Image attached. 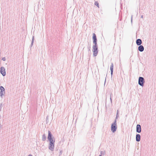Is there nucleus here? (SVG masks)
Here are the masks:
<instances>
[{
	"label": "nucleus",
	"instance_id": "1a4fd4ad",
	"mask_svg": "<svg viewBox=\"0 0 156 156\" xmlns=\"http://www.w3.org/2000/svg\"><path fill=\"white\" fill-rule=\"evenodd\" d=\"M136 132L138 133L141 132V127L140 124H137L136 127Z\"/></svg>",
	"mask_w": 156,
	"mask_h": 156
},
{
	"label": "nucleus",
	"instance_id": "aec40b11",
	"mask_svg": "<svg viewBox=\"0 0 156 156\" xmlns=\"http://www.w3.org/2000/svg\"><path fill=\"white\" fill-rule=\"evenodd\" d=\"M62 151H60V153H59V155H62Z\"/></svg>",
	"mask_w": 156,
	"mask_h": 156
},
{
	"label": "nucleus",
	"instance_id": "bb28decb",
	"mask_svg": "<svg viewBox=\"0 0 156 156\" xmlns=\"http://www.w3.org/2000/svg\"><path fill=\"white\" fill-rule=\"evenodd\" d=\"M90 48V47H89V48Z\"/></svg>",
	"mask_w": 156,
	"mask_h": 156
},
{
	"label": "nucleus",
	"instance_id": "6e6552de",
	"mask_svg": "<svg viewBox=\"0 0 156 156\" xmlns=\"http://www.w3.org/2000/svg\"><path fill=\"white\" fill-rule=\"evenodd\" d=\"M0 73L3 76H5L6 75L5 69L4 67L2 66L0 68Z\"/></svg>",
	"mask_w": 156,
	"mask_h": 156
},
{
	"label": "nucleus",
	"instance_id": "393cba45",
	"mask_svg": "<svg viewBox=\"0 0 156 156\" xmlns=\"http://www.w3.org/2000/svg\"><path fill=\"white\" fill-rule=\"evenodd\" d=\"M110 100H111V101L112 102V100L111 97H110Z\"/></svg>",
	"mask_w": 156,
	"mask_h": 156
},
{
	"label": "nucleus",
	"instance_id": "a211bd4d",
	"mask_svg": "<svg viewBox=\"0 0 156 156\" xmlns=\"http://www.w3.org/2000/svg\"><path fill=\"white\" fill-rule=\"evenodd\" d=\"M2 104L0 103V111H1V110L2 109Z\"/></svg>",
	"mask_w": 156,
	"mask_h": 156
},
{
	"label": "nucleus",
	"instance_id": "9d476101",
	"mask_svg": "<svg viewBox=\"0 0 156 156\" xmlns=\"http://www.w3.org/2000/svg\"><path fill=\"white\" fill-rule=\"evenodd\" d=\"M113 66H114L113 64V63H112L111 65L110 66V69L111 70V74L112 76L113 74Z\"/></svg>",
	"mask_w": 156,
	"mask_h": 156
},
{
	"label": "nucleus",
	"instance_id": "f3484780",
	"mask_svg": "<svg viewBox=\"0 0 156 156\" xmlns=\"http://www.w3.org/2000/svg\"><path fill=\"white\" fill-rule=\"evenodd\" d=\"M95 5L96 6H97V7H98L99 5V3L97 2H95Z\"/></svg>",
	"mask_w": 156,
	"mask_h": 156
},
{
	"label": "nucleus",
	"instance_id": "f8f14e48",
	"mask_svg": "<svg viewBox=\"0 0 156 156\" xmlns=\"http://www.w3.org/2000/svg\"><path fill=\"white\" fill-rule=\"evenodd\" d=\"M139 46L138 48V50L140 52L143 51L144 49V46L142 45H140Z\"/></svg>",
	"mask_w": 156,
	"mask_h": 156
},
{
	"label": "nucleus",
	"instance_id": "4be33fe9",
	"mask_svg": "<svg viewBox=\"0 0 156 156\" xmlns=\"http://www.w3.org/2000/svg\"><path fill=\"white\" fill-rule=\"evenodd\" d=\"M141 17L142 18H143V16L142 15L141 16Z\"/></svg>",
	"mask_w": 156,
	"mask_h": 156
},
{
	"label": "nucleus",
	"instance_id": "a878e982",
	"mask_svg": "<svg viewBox=\"0 0 156 156\" xmlns=\"http://www.w3.org/2000/svg\"><path fill=\"white\" fill-rule=\"evenodd\" d=\"M99 156H102L101 155H99Z\"/></svg>",
	"mask_w": 156,
	"mask_h": 156
},
{
	"label": "nucleus",
	"instance_id": "39448f33",
	"mask_svg": "<svg viewBox=\"0 0 156 156\" xmlns=\"http://www.w3.org/2000/svg\"><path fill=\"white\" fill-rule=\"evenodd\" d=\"M92 51L93 52V55L94 57L96 56L98 53V47H93Z\"/></svg>",
	"mask_w": 156,
	"mask_h": 156
},
{
	"label": "nucleus",
	"instance_id": "b1692460",
	"mask_svg": "<svg viewBox=\"0 0 156 156\" xmlns=\"http://www.w3.org/2000/svg\"><path fill=\"white\" fill-rule=\"evenodd\" d=\"M48 116H47V118H46V121H47V120H48Z\"/></svg>",
	"mask_w": 156,
	"mask_h": 156
},
{
	"label": "nucleus",
	"instance_id": "6ab92c4d",
	"mask_svg": "<svg viewBox=\"0 0 156 156\" xmlns=\"http://www.w3.org/2000/svg\"><path fill=\"white\" fill-rule=\"evenodd\" d=\"M2 60L4 61H5L6 60L5 57H4L2 58Z\"/></svg>",
	"mask_w": 156,
	"mask_h": 156
},
{
	"label": "nucleus",
	"instance_id": "f03ea898",
	"mask_svg": "<svg viewBox=\"0 0 156 156\" xmlns=\"http://www.w3.org/2000/svg\"><path fill=\"white\" fill-rule=\"evenodd\" d=\"M117 129V125L116 120L115 119L113 123L111 126V130L114 133L115 132Z\"/></svg>",
	"mask_w": 156,
	"mask_h": 156
},
{
	"label": "nucleus",
	"instance_id": "f257e3e1",
	"mask_svg": "<svg viewBox=\"0 0 156 156\" xmlns=\"http://www.w3.org/2000/svg\"><path fill=\"white\" fill-rule=\"evenodd\" d=\"M49 141L50 143L48 145V148L51 151H53L54 150L55 139Z\"/></svg>",
	"mask_w": 156,
	"mask_h": 156
},
{
	"label": "nucleus",
	"instance_id": "5701e85b",
	"mask_svg": "<svg viewBox=\"0 0 156 156\" xmlns=\"http://www.w3.org/2000/svg\"><path fill=\"white\" fill-rule=\"evenodd\" d=\"M28 156H33L31 154H29L28 155Z\"/></svg>",
	"mask_w": 156,
	"mask_h": 156
},
{
	"label": "nucleus",
	"instance_id": "dca6fc26",
	"mask_svg": "<svg viewBox=\"0 0 156 156\" xmlns=\"http://www.w3.org/2000/svg\"><path fill=\"white\" fill-rule=\"evenodd\" d=\"M34 37L33 36V37H32V42H31V47H32V46L33 45V43H34Z\"/></svg>",
	"mask_w": 156,
	"mask_h": 156
},
{
	"label": "nucleus",
	"instance_id": "cd10ccee",
	"mask_svg": "<svg viewBox=\"0 0 156 156\" xmlns=\"http://www.w3.org/2000/svg\"><path fill=\"white\" fill-rule=\"evenodd\" d=\"M90 48V47H89V48Z\"/></svg>",
	"mask_w": 156,
	"mask_h": 156
},
{
	"label": "nucleus",
	"instance_id": "20e7f679",
	"mask_svg": "<svg viewBox=\"0 0 156 156\" xmlns=\"http://www.w3.org/2000/svg\"><path fill=\"white\" fill-rule=\"evenodd\" d=\"M145 82V80L144 78L142 77H139L138 79V84L143 87L144 85V83Z\"/></svg>",
	"mask_w": 156,
	"mask_h": 156
},
{
	"label": "nucleus",
	"instance_id": "0eeeda50",
	"mask_svg": "<svg viewBox=\"0 0 156 156\" xmlns=\"http://www.w3.org/2000/svg\"><path fill=\"white\" fill-rule=\"evenodd\" d=\"M48 140H54V139H55L54 137L53 136L50 131H48Z\"/></svg>",
	"mask_w": 156,
	"mask_h": 156
},
{
	"label": "nucleus",
	"instance_id": "7ed1b4c3",
	"mask_svg": "<svg viewBox=\"0 0 156 156\" xmlns=\"http://www.w3.org/2000/svg\"><path fill=\"white\" fill-rule=\"evenodd\" d=\"M93 43L94 44L93 47H98V44L97 43V40L96 34L94 33H93Z\"/></svg>",
	"mask_w": 156,
	"mask_h": 156
},
{
	"label": "nucleus",
	"instance_id": "ddd939ff",
	"mask_svg": "<svg viewBox=\"0 0 156 156\" xmlns=\"http://www.w3.org/2000/svg\"><path fill=\"white\" fill-rule=\"evenodd\" d=\"M136 43L137 45H140L142 43L141 39H137L136 41Z\"/></svg>",
	"mask_w": 156,
	"mask_h": 156
},
{
	"label": "nucleus",
	"instance_id": "423d86ee",
	"mask_svg": "<svg viewBox=\"0 0 156 156\" xmlns=\"http://www.w3.org/2000/svg\"><path fill=\"white\" fill-rule=\"evenodd\" d=\"M0 96L2 97L5 93V90L4 87L2 86L0 87Z\"/></svg>",
	"mask_w": 156,
	"mask_h": 156
},
{
	"label": "nucleus",
	"instance_id": "9b49d317",
	"mask_svg": "<svg viewBox=\"0 0 156 156\" xmlns=\"http://www.w3.org/2000/svg\"><path fill=\"white\" fill-rule=\"evenodd\" d=\"M136 141L137 142H139L140 140V136L139 134H137L136 135Z\"/></svg>",
	"mask_w": 156,
	"mask_h": 156
},
{
	"label": "nucleus",
	"instance_id": "4468645a",
	"mask_svg": "<svg viewBox=\"0 0 156 156\" xmlns=\"http://www.w3.org/2000/svg\"><path fill=\"white\" fill-rule=\"evenodd\" d=\"M46 136L45 134H44L42 136V140L43 141H44L46 140Z\"/></svg>",
	"mask_w": 156,
	"mask_h": 156
},
{
	"label": "nucleus",
	"instance_id": "412c9836",
	"mask_svg": "<svg viewBox=\"0 0 156 156\" xmlns=\"http://www.w3.org/2000/svg\"><path fill=\"white\" fill-rule=\"evenodd\" d=\"M133 16L132 15L131 17V23L132 22Z\"/></svg>",
	"mask_w": 156,
	"mask_h": 156
},
{
	"label": "nucleus",
	"instance_id": "2eb2a0df",
	"mask_svg": "<svg viewBox=\"0 0 156 156\" xmlns=\"http://www.w3.org/2000/svg\"><path fill=\"white\" fill-rule=\"evenodd\" d=\"M119 117V111L118 110H117V112L116 115V117L115 118L116 120V119H118V118Z\"/></svg>",
	"mask_w": 156,
	"mask_h": 156
}]
</instances>
